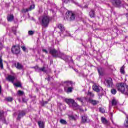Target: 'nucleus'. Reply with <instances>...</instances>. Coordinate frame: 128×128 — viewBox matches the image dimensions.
I'll return each mask as SVG.
<instances>
[{
  "label": "nucleus",
  "mask_w": 128,
  "mask_h": 128,
  "mask_svg": "<svg viewBox=\"0 0 128 128\" xmlns=\"http://www.w3.org/2000/svg\"><path fill=\"white\" fill-rule=\"evenodd\" d=\"M50 54H52L53 58H62L64 60H68V56L62 53L60 51L56 50L54 48L50 49Z\"/></svg>",
  "instance_id": "1"
},
{
  "label": "nucleus",
  "mask_w": 128,
  "mask_h": 128,
  "mask_svg": "<svg viewBox=\"0 0 128 128\" xmlns=\"http://www.w3.org/2000/svg\"><path fill=\"white\" fill-rule=\"evenodd\" d=\"M116 88L118 92L124 94L126 96H128V86L126 83L121 82L116 84Z\"/></svg>",
  "instance_id": "2"
},
{
  "label": "nucleus",
  "mask_w": 128,
  "mask_h": 128,
  "mask_svg": "<svg viewBox=\"0 0 128 128\" xmlns=\"http://www.w3.org/2000/svg\"><path fill=\"white\" fill-rule=\"evenodd\" d=\"M63 86H64V90L66 92H67V94L72 92L74 88L72 87V81H66L64 82Z\"/></svg>",
  "instance_id": "3"
},
{
  "label": "nucleus",
  "mask_w": 128,
  "mask_h": 128,
  "mask_svg": "<svg viewBox=\"0 0 128 128\" xmlns=\"http://www.w3.org/2000/svg\"><path fill=\"white\" fill-rule=\"evenodd\" d=\"M50 22H52V17L48 16H44L41 18V24L45 28L48 26Z\"/></svg>",
  "instance_id": "4"
},
{
  "label": "nucleus",
  "mask_w": 128,
  "mask_h": 128,
  "mask_svg": "<svg viewBox=\"0 0 128 128\" xmlns=\"http://www.w3.org/2000/svg\"><path fill=\"white\" fill-rule=\"evenodd\" d=\"M58 27L60 30V32H59V34L62 38H64V36H70V32L66 30V28H64V24H58Z\"/></svg>",
  "instance_id": "5"
},
{
  "label": "nucleus",
  "mask_w": 128,
  "mask_h": 128,
  "mask_svg": "<svg viewBox=\"0 0 128 128\" xmlns=\"http://www.w3.org/2000/svg\"><path fill=\"white\" fill-rule=\"evenodd\" d=\"M66 18L68 20H76V15L72 12L66 13Z\"/></svg>",
  "instance_id": "6"
},
{
  "label": "nucleus",
  "mask_w": 128,
  "mask_h": 128,
  "mask_svg": "<svg viewBox=\"0 0 128 128\" xmlns=\"http://www.w3.org/2000/svg\"><path fill=\"white\" fill-rule=\"evenodd\" d=\"M11 52L14 54H18L20 52V49L18 46H14L12 47Z\"/></svg>",
  "instance_id": "7"
},
{
  "label": "nucleus",
  "mask_w": 128,
  "mask_h": 128,
  "mask_svg": "<svg viewBox=\"0 0 128 128\" xmlns=\"http://www.w3.org/2000/svg\"><path fill=\"white\" fill-rule=\"evenodd\" d=\"M6 80H8L10 82H12V84L14 83V81L16 80V82H18V80H16V78L14 76L12 75H8L6 78Z\"/></svg>",
  "instance_id": "8"
},
{
  "label": "nucleus",
  "mask_w": 128,
  "mask_h": 128,
  "mask_svg": "<svg viewBox=\"0 0 128 128\" xmlns=\"http://www.w3.org/2000/svg\"><path fill=\"white\" fill-rule=\"evenodd\" d=\"M26 116V112L24 110H22L19 112L18 114V116L17 118L18 120H20V118H22L24 116Z\"/></svg>",
  "instance_id": "9"
},
{
  "label": "nucleus",
  "mask_w": 128,
  "mask_h": 128,
  "mask_svg": "<svg viewBox=\"0 0 128 128\" xmlns=\"http://www.w3.org/2000/svg\"><path fill=\"white\" fill-rule=\"evenodd\" d=\"M88 102H90L92 106H96V104H100V101L92 100L90 98H88Z\"/></svg>",
  "instance_id": "10"
},
{
  "label": "nucleus",
  "mask_w": 128,
  "mask_h": 128,
  "mask_svg": "<svg viewBox=\"0 0 128 128\" xmlns=\"http://www.w3.org/2000/svg\"><path fill=\"white\" fill-rule=\"evenodd\" d=\"M36 72H46V67L43 66L42 68H40L38 66L36 67Z\"/></svg>",
  "instance_id": "11"
},
{
  "label": "nucleus",
  "mask_w": 128,
  "mask_h": 128,
  "mask_svg": "<svg viewBox=\"0 0 128 128\" xmlns=\"http://www.w3.org/2000/svg\"><path fill=\"white\" fill-rule=\"evenodd\" d=\"M106 84H108V88H112V78H108V79L106 80Z\"/></svg>",
  "instance_id": "12"
},
{
  "label": "nucleus",
  "mask_w": 128,
  "mask_h": 128,
  "mask_svg": "<svg viewBox=\"0 0 128 128\" xmlns=\"http://www.w3.org/2000/svg\"><path fill=\"white\" fill-rule=\"evenodd\" d=\"M0 122H2L4 124H6V118L4 116V112L0 111Z\"/></svg>",
  "instance_id": "13"
},
{
  "label": "nucleus",
  "mask_w": 128,
  "mask_h": 128,
  "mask_svg": "<svg viewBox=\"0 0 128 128\" xmlns=\"http://www.w3.org/2000/svg\"><path fill=\"white\" fill-rule=\"evenodd\" d=\"M14 66L17 68V70H22V68H24V66L18 62L14 64Z\"/></svg>",
  "instance_id": "14"
},
{
  "label": "nucleus",
  "mask_w": 128,
  "mask_h": 128,
  "mask_svg": "<svg viewBox=\"0 0 128 128\" xmlns=\"http://www.w3.org/2000/svg\"><path fill=\"white\" fill-rule=\"evenodd\" d=\"M112 4L115 6L118 7L120 6V0H112Z\"/></svg>",
  "instance_id": "15"
},
{
  "label": "nucleus",
  "mask_w": 128,
  "mask_h": 128,
  "mask_svg": "<svg viewBox=\"0 0 128 128\" xmlns=\"http://www.w3.org/2000/svg\"><path fill=\"white\" fill-rule=\"evenodd\" d=\"M92 89L94 90L95 92H100V90H102V87L98 86L96 85H93Z\"/></svg>",
  "instance_id": "16"
},
{
  "label": "nucleus",
  "mask_w": 128,
  "mask_h": 128,
  "mask_svg": "<svg viewBox=\"0 0 128 128\" xmlns=\"http://www.w3.org/2000/svg\"><path fill=\"white\" fill-rule=\"evenodd\" d=\"M14 18V16L12 14H8L7 16V20L8 22H12Z\"/></svg>",
  "instance_id": "17"
},
{
  "label": "nucleus",
  "mask_w": 128,
  "mask_h": 128,
  "mask_svg": "<svg viewBox=\"0 0 128 128\" xmlns=\"http://www.w3.org/2000/svg\"><path fill=\"white\" fill-rule=\"evenodd\" d=\"M38 122L40 128H44V122L40 120Z\"/></svg>",
  "instance_id": "18"
},
{
  "label": "nucleus",
  "mask_w": 128,
  "mask_h": 128,
  "mask_svg": "<svg viewBox=\"0 0 128 128\" xmlns=\"http://www.w3.org/2000/svg\"><path fill=\"white\" fill-rule=\"evenodd\" d=\"M98 70L100 76H104V69L102 68H98Z\"/></svg>",
  "instance_id": "19"
},
{
  "label": "nucleus",
  "mask_w": 128,
  "mask_h": 128,
  "mask_svg": "<svg viewBox=\"0 0 128 128\" xmlns=\"http://www.w3.org/2000/svg\"><path fill=\"white\" fill-rule=\"evenodd\" d=\"M102 122L104 124H108V121L106 118L102 117L101 118Z\"/></svg>",
  "instance_id": "20"
},
{
  "label": "nucleus",
  "mask_w": 128,
  "mask_h": 128,
  "mask_svg": "<svg viewBox=\"0 0 128 128\" xmlns=\"http://www.w3.org/2000/svg\"><path fill=\"white\" fill-rule=\"evenodd\" d=\"M66 102L70 104H72V102H74V100L73 99H66L65 100Z\"/></svg>",
  "instance_id": "21"
},
{
  "label": "nucleus",
  "mask_w": 128,
  "mask_h": 128,
  "mask_svg": "<svg viewBox=\"0 0 128 128\" xmlns=\"http://www.w3.org/2000/svg\"><path fill=\"white\" fill-rule=\"evenodd\" d=\"M94 10H91L89 12V16H90V18H94Z\"/></svg>",
  "instance_id": "22"
},
{
  "label": "nucleus",
  "mask_w": 128,
  "mask_h": 128,
  "mask_svg": "<svg viewBox=\"0 0 128 128\" xmlns=\"http://www.w3.org/2000/svg\"><path fill=\"white\" fill-rule=\"evenodd\" d=\"M4 100H6V102H12L14 100V98L12 97H7L5 98Z\"/></svg>",
  "instance_id": "23"
},
{
  "label": "nucleus",
  "mask_w": 128,
  "mask_h": 128,
  "mask_svg": "<svg viewBox=\"0 0 128 128\" xmlns=\"http://www.w3.org/2000/svg\"><path fill=\"white\" fill-rule=\"evenodd\" d=\"M118 102L116 100L115 98L112 99V106H116V104H118Z\"/></svg>",
  "instance_id": "24"
},
{
  "label": "nucleus",
  "mask_w": 128,
  "mask_h": 128,
  "mask_svg": "<svg viewBox=\"0 0 128 128\" xmlns=\"http://www.w3.org/2000/svg\"><path fill=\"white\" fill-rule=\"evenodd\" d=\"M126 122L124 124V126L128 128V114H126Z\"/></svg>",
  "instance_id": "25"
},
{
  "label": "nucleus",
  "mask_w": 128,
  "mask_h": 128,
  "mask_svg": "<svg viewBox=\"0 0 128 128\" xmlns=\"http://www.w3.org/2000/svg\"><path fill=\"white\" fill-rule=\"evenodd\" d=\"M87 120H88V116H82V122H86Z\"/></svg>",
  "instance_id": "26"
},
{
  "label": "nucleus",
  "mask_w": 128,
  "mask_h": 128,
  "mask_svg": "<svg viewBox=\"0 0 128 128\" xmlns=\"http://www.w3.org/2000/svg\"><path fill=\"white\" fill-rule=\"evenodd\" d=\"M0 68H4V64H2V56H0Z\"/></svg>",
  "instance_id": "27"
},
{
  "label": "nucleus",
  "mask_w": 128,
  "mask_h": 128,
  "mask_svg": "<svg viewBox=\"0 0 128 128\" xmlns=\"http://www.w3.org/2000/svg\"><path fill=\"white\" fill-rule=\"evenodd\" d=\"M13 84L15 86H17L18 88H20V86H22V84H20V82H18L16 83Z\"/></svg>",
  "instance_id": "28"
},
{
  "label": "nucleus",
  "mask_w": 128,
  "mask_h": 128,
  "mask_svg": "<svg viewBox=\"0 0 128 128\" xmlns=\"http://www.w3.org/2000/svg\"><path fill=\"white\" fill-rule=\"evenodd\" d=\"M70 2H72L73 4H76V6H80V8H82V6L78 4V2L74 1V0H70Z\"/></svg>",
  "instance_id": "29"
},
{
  "label": "nucleus",
  "mask_w": 128,
  "mask_h": 128,
  "mask_svg": "<svg viewBox=\"0 0 128 128\" xmlns=\"http://www.w3.org/2000/svg\"><path fill=\"white\" fill-rule=\"evenodd\" d=\"M120 72H121V74H124L126 72H124V66H122V67H121L120 69Z\"/></svg>",
  "instance_id": "30"
},
{
  "label": "nucleus",
  "mask_w": 128,
  "mask_h": 128,
  "mask_svg": "<svg viewBox=\"0 0 128 128\" xmlns=\"http://www.w3.org/2000/svg\"><path fill=\"white\" fill-rule=\"evenodd\" d=\"M99 111L100 112H102V114H104L106 112V109L104 108H100Z\"/></svg>",
  "instance_id": "31"
},
{
  "label": "nucleus",
  "mask_w": 128,
  "mask_h": 128,
  "mask_svg": "<svg viewBox=\"0 0 128 128\" xmlns=\"http://www.w3.org/2000/svg\"><path fill=\"white\" fill-rule=\"evenodd\" d=\"M84 98L80 97V98H77L76 100H79V102H84Z\"/></svg>",
  "instance_id": "32"
},
{
  "label": "nucleus",
  "mask_w": 128,
  "mask_h": 128,
  "mask_svg": "<svg viewBox=\"0 0 128 128\" xmlns=\"http://www.w3.org/2000/svg\"><path fill=\"white\" fill-rule=\"evenodd\" d=\"M88 96H90V98H94V94L90 92H88Z\"/></svg>",
  "instance_id": "33"
},
{
  "label": "nucleus",
  "mask_w": 128,
  "mask_h": 128,
  "mask_svg": "<svg viewBox=\"0 0 128 128\" xmlns=\"http://www.w3.org/2000/svg\"><path fill=\"white\" fill-rule=\"evenodd\" d=\"M60 122L62 124H66V120L63 119L60 120Z\"/></svg>",
  "instance_id": "34"
},
{
  "label": "nucleus",
  "mask_w": 128,
  "mask_h": 128,
  "mask_svg": "<svg viewBox=\"0 0 128 128\" xmlns=\"http://www.w3.org/2000/svg\"><path fill=\"white\" fill-rule=\"evenodd\" d=\"M12 32L14 34H16V27H12Z\"/></svg>",
  "instance_id": "35"
},
{
  "label": "nucleus",
  "mask_w": 128,
  "mask_h": 128,
  "mask_svg": "<svg viewBox=\"0 0 128 128\" xmlns=\"http://www.w3.org/2000/svg\"><path fill=\"white\" fill-rule=\"evenodd\" d=\"M72 106L75 107V108H78V104H76V102H74H74H72Z\"/></svg>",
  "instance_id": "36"
},
{
  "label": "nucleus",
  "mask_w": 128,
  "mask_h": 128,
  "mask_svg": "<svg viewBox=\"0 0 128 128\" xmlns=\"http://www.w3.org/2000/svg\"><path fill=\"white\" fill-rule=\"evenodd\" d=\"M111 93L112 94H116V89H112L111 90Z\"/></svg>",
  "instance_id": "37"
},
{
  "label": "nucleus",
  "mask_w": 128,
  "mask_h": 128,
  "mask_svg": "<svg viewBox=\"0 0 128 128\" xmlns=\"http://www.w3.org/2000/svg\"><path fill=\"white\" fill-rule=\"evenodd\" d=\"M34 4L31 5L28 8L29 10H34Z\"/></svg>",
  "instance_id": "38"
},
{
  "label": "nucleus",
  "mask_w": 128,
  "mask_h": 128,
  "mask_svg": "<svg viewBox=\"0 0 128 128\" xmlns=\"http://www.w3.org/2000/svg\"><path fill=\"white\" fill-rule=\"evenodd\" d=\"M18 94H19V96H22V94H24V92L21 91V90H18Z\"/></svg>",
  "instance_id": "39"
},
{
  "label": "nucleus",
  "mask_w": 128,
  "mask_h": 128,
  "mask_svg": "<svg viewBox=\"0 0 128 128\" xmlns=\"http://www.w3.org/2000/svg\"><path fill=\"white\" fill-rule=\"evenodd\" d=\"M69 118L70 120H76V118H74V116H72V115L70 116H69Z\"/></svg>",
  "instance_id": "40"
},
{
  "label": "nucleus",
  "mask_w": 128,
  "mask_h": 128,
  "mask_svg": "<svg viewBox=\"0 0 128 128\" xmlns=\"http://www.w3.org/2000/svg\"><path fill=\"white\" fill-rule=\"evenodd\" d=\"M21 48H22L23 52H26V46H22Z\"/></svg>",
  "instance_id": "41"
},
{
  "label": "nucleus",
  "mask_w": 128,
  "mask_h": 128,
  "mask_svg": "<svg viewBox=\"0 0 128 128\" xmlns=\"http://www.w3.org/2000/svg\"><path fill=\"white\" fill-rule=\"evenodd\" d=\"M28 10H30L29 9L26 8V9H23L22 12L26 13V12H28Z\"/></svg>",
  "instance_id": "42"
},
{
  "label": "nucleus",
  "mask_w": 128,
  "mask_h": 128,
  "mask_svg": "<svg viewBox=\"0 0 128 128\" xmlns=\"http://www.w3.org/2000/svg\"><path fill=\"white\" fill-rule=\"evenodd\" d=\"M28 34L30 36H32V34H34V31L30 30L28 31Z\"/></svg>",
  "instance_id": "43"
},
{
  "label": "nucleus",
  "mask_w": 128,
  "mask_h": 128,
  "mask_svg": "<svg viewBox=\"0 0 128 128\" xmlns=\"http://www.w3.org/2000/svg\"><path fill=\"white\" fill-rule=\"evenodd\" d=\"M42 52H45V54H48V52L46 50L44 49V48L42 49Z\"/></svg>",
  "instance_id": "44"
},
{
  "label": "nucleus",
  "mask_w": 128,
  "mask_h": 128,
  "mask_svg": "<svg viewBox=\"0 0 128 128\" xmlns=\"http://www.w3.org/2000/svg\"><path fill=\"white\" fill-rule=\"evenodd\" d=\"M26 99L25 98H22V102H26Z\"/></svg>",
  "instance_id": "45"
},
{
  "label": "nucleus",
  "mask_w": 128,
  "mask_h": 128,
  "mask_svg": "<svg viewBox=\"0 0 128 128\" xmlns=\"http://www.w3.org/2000/svg\"><path fill=\"white\" fill-rule=\"evenodd\" d=\"M2 49V44L0 42V50Z\"/></svg>",
  "instance_id": "46"
},
{
  "label": "nucleus",
  "mask_w": 128,
  "mask_h": 128,
  "mask_svg": "<svg viewBox=\"0 0 128 128\" xmlns=\"http://www.w3.org/2000/svg\"><path fill=\"white\" fill-rule=\"evenodd\" d=\"M48 101H45V102H43L42 105L44 106L45 104H48Z\"/></svg>",
  "instance_id": "47"
},
{
  "label": "nucleus",
  "mask_w": 128,
  "mask_h": 128,
  "mask_svg": "<svg viewBox=\"0 0 128 128\" xmlns=\"http://www.w3.org/2000/svg\"><path fill=\"white\" fill-rule=\"evenodd\" d=\"M10 74H12V76H16V74L14 73V72L12 70L10 71Z\"/></svg>",
  "instance_id": "48"
},
{
  "label": "nucleus",
  "mask_w": 128,
  "mask_h": 128,
  "mask_svg": "<svg viewBox=\"0 0 128 128\" xmlns=\"http://www.w3.org/2000/svg\"><path fill=\"white\" fill-rule=\"evenodd\" d=\"M70 0H64V2L65 4H68V2Z\"/></svg>",
  "instance_id": "49"
},
{
  "label": "nucleus",
  "mask_w": 128,
  "mask_h": 128,
  "mask_svg": "<svg viewBox=\"0 0 128 128\" xmlns=\"http://www.w3.org/2000/svg\"><path fill=\"white\" fill-rule=\"evenodd\" d=\"M2 94V86L0 85V94Z\"/></svg>",
  "instance_id": "50"
},
{
  "label": "nucleus",
  "mask_w": 128,
  "mask_h": 128,
  "mask_svg": "<svg viewBox=\"0 0 128 128\" xmlns=\"http://www.w3.org/2000/svg\"><path fill=\"white\" fill-rule=\"evenodd\" d=\"M52 12L53 13V14H56V12L54 11V10H52Z\"/></svg>",
  "instance_id": "51"
},
{
  "label": "nucleus",
  "mask_w": 128,
  "mask_h": 128,
  "mask_svg": "<svg viewBox=\"0 0 128 128\" xmlns=\"http://www.w3.org/2000/svg\"><path fill=\"white\" fill-rule=\"evenodd\" d=\"M52 62H53L52 61H50V64H52Z\"/></svg>",
  "instance_id": "52"
},
{
  "label": "nucleus",
  "mask_w": 128,
  "mask_h": 128,
  "mask_svg": "<svg viewBox=\"0 0 128 128\" xmlns=\"http://www.w3.org/2000/svg\"><path fill=\"white\" fill-rule=\"evenodd\" d=\"M48 80H50V78H48Z\"/></svg>",
  "instance_id": "53"
},
{
  "label": "nucleus",
  "mask_w": 128,
  "mask_h": 128,
  "mask_svg": "<svg viewBox=\"0 0 128 128\" xmlns=\"http://www.w3.org/2000/svg\"><path fill=\"white\" fill-rule=\"evenodd\" d=\"M84 8H86V6H84Z\"/></svg>",
  "instance_id": "54"
}]
</instances>
